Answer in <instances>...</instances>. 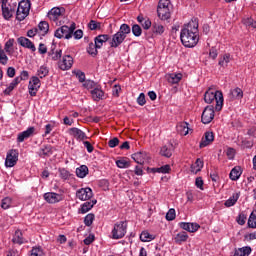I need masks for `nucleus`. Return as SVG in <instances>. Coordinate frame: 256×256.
Segmentation results:
<instances>
[{"instance_id": "nucleus-1", "label": "nucleus", "mask_w": 256, "mask_h": 256, "mask_svg": "<svg viewBox=\"0 0 256 256\" xmlns=\"http://www.w3.org/2000/svg\"><path fill=\"white\" fill-rule=\"evenodd\" d=\"M182 45L188 49H193L199 43V23L190 21L180 32Z\"/></svg>"}, {"instance_id": "nucleus-2", "label": "nucleus", "mask_w": 256, "mask_h": 256, "mask_svg": "<svg viewBox=\"0 0 256 256\" xmlns=\"http://www.w3.org/2000/svg\"><path fill=\"white\" fill-rule=\"evenodd\" d=\"M204 101L209 105H211L213 101H216L215 109L216 111H221V109H223V92L219 90L212 91L211 89H209L204 94Z\"/></svg>"}, {"instance_id": "nucleus-3", "label": "nucleus", "mask_w": 256, "mask_h": 256, "mask_svg": "<svg viewBox=\"0 0 256 256\" xmlns=\"http://www.w3.org/2000/svg\"><path fill=\"white\" fill-rule=\"evenodd\" d=\"M157 13L159 19H161L162 21H167V19H171V1L160 0L158 3Z\"/></svg>"}, {"instance_id": "nucleus-4", "label": "nucleus", "mask_w": 256, "mask_h": 256, "mask_svg": "<svg viewBox=\"0 0 256 256\" xmlns=\"http://www.w3.org/2000/svg\"><path fill=\"white\" fill-rule=\"evenodd\" d=\"M75 29H77V24H75V22H72L70 26L63 25L55 31L54 36L57 39H71Z\"/></svg>"}, {"instance_id": "nucleus-5", "label": "nucleus", "mask_w": 256, "mask_h": 256, "mask_svg": "<svg viewBox=\"0 0 256 256\" xmlns=\"http://www.w3.org/2000/svg\"><path fill=\"white\" fill-rule=\"evenodd\" d=\"M29 11H31V1L22 0L18 4V8L16 11V19L17 21H25L29 16Z\"/></svg>"}, {"instance_id": "nucleus-6", "label": "nucleus", "mask_w": 256, "mask_h": 256, "mask_svg": "<svg viewBox=\"0 0 256 256\" xmlns=\"http://www.w3.org/2000/svg\"><path fill=\"white\" fill-rule=\"evenodd\" d=\"M127 235V221H120L114 224L112 239H123Z\"/></svg>"}, {"instance_id": "nucleus-7", "label": "nucleus", "mask_w": 256, "mask_h": 256, "mask_svg": "<svg viewBox=\"0 0 256 256\" xmlns=\"http://www.w3.org/2000/svg\"><path fill=\"white\" fill-rule=\"evenodd\" d=\"M215 119V107L206 106L202 112L201 121L204 125H209Z\"/></svg>"}, {"instance_id": "nucleus-8", "label": "nucleus", "mask_w": 256, "mask_h": 256, "mask_svg": "<svg viewBox=\"0 0 256 256\" xmlns=\"http://www.w3.org/2000/svg\"><path fill=\"white\" fill-rule=\"evenodd\" d=\"M19 161V151L16 149H11L7 152L5 167H15Z\"/></svg>"}, {"instance_id": "nucleus-9", "label": "nucleus", "mask_w": 256, "mask_h": 256, "mask_svg": "<svg viewBox=\"0 0 256 256\" xmlns=\"http://www.w3.org/2000/svg\"><path fill=\"white\" fill-rule=\"evenodd\" d=\"M41 88V80L39 77L33 76L30 78L28 89L31 97H35L37 95V91Z\"/></svg>"}, {"instance_id": "nucleus-10", "label": "nucleus", "mask_w": 256, "mask_h": 256, "mask_svg": "<svg viewBox=\"0 0 256 256\" xmlns=\"http://www.w3.org/2000/svg\"><path fill=\"white\" fill-rule=\"evenodd\" d=\"M58 67L61 71H69L73 67V57L71 55H64L59 59Z\"/></svg>"}, {"instance_id": "nucleus-11", "label": "nucleus", "mask_w": 256, "mask_h": 256, "mask_svg": "<svg viewBox=\"0 0 256 256\" xmlns=\"http://www.w3.org/2000/svg\"><path fill=\"white\" fill-rule=\"evenodd\" d=\"M2 15L4 19L9 20L15 13V8L9 5V0H1Z\"/></svg>"}, {"instance_id": "nucleus-12", "label": "nucleus", "mask_w": 256, "mask_h": 256, "mask_svg": "<svg viewBox=\"0 0 256 256\" xmlns=\"http://www.w3.org/2000/svg\"><path fill=\"white\" fill-rule=\"evenodd\" d=\"M63 55V50L56 46V44H52L50 50L48 51V59L51 61H57L61 59Z\"/></svg>"}, {"instance_id": "nucleus-13", "label": "nucleus", "mask_w": 256, "mask_h": 256, "mask_svg": "<svg viewBox=\"0 0 256 256\" xmlns=\"http://www.w3.org/2000/svg\"><path fill=\"white\" fill-rule=\"evenodd\" d=\"M63 15H65V8L63 7H54L48 12V18L50 21H54V23H57Z\"/></svg>"}, {"instance_id": "nucleus-14", "label": "nucleus", "mask_w": 256, "mask_h": 256, "mask_svg": "<svg viewBox=\"0 0 256 256\" xmlns=\"http://www.w3.org/2000/svg\"><path fill=\"white\" fill-rule=\"evenodd\" d=\"M76 197L80 201H89L93 198V190L89 187L81 188L76 191Z\"/></svg>"}, {"instance_id": "nucleus-15", "label": "nucleus", "mask_w": 256, "mask_h": 256, "mask_svg": "<svg viewBox=\"0 0 256 256\" xmlns=\"http://www.w3.org/2000/svg\"><path fill=\"white\" fill-rule=\"evenodd\" d=\"M44 199L46 200V203L53 205L63 201V195L55 192H47L44 194Z\"/></svg>"}, {"instance_id": "nucleus-16", "label": "nucleus", "mask_w": 256, "mask_h": 256, "mask_svg": "<svg viewBox=\"0 0 256 256\" xmlns=\"http://www.w3.org/2000/svg\"><path fill=\"white\" fill-rule=\"evenodd\" d=\"M17 42L21 45V47H24V49H29L31 53H35V51H37L35 44L27 37L21 36L17 39Z\"/></svg>"}, {"instance_id": "nucleus-17", "label": "nucleus", "mask_w": 256, "mask_h": 256, "mask_svg": "<svg viewBox=\"0 0 256 256\" xmlns=\"http://www.w3.org/2000/svg\"><path fill=\"white\" fill-rule=\"evenodd\" d=\"M132 159L135 163H138V165H145V163L149 161V154L147 152H136L132 154Z\"/></svg>"}, {"instance_id": "nucleus-18", "label": "nucleus", "mask_w": 256, "mask_h": 256, "mask_svg": "<svg viewBox=\"0 0 256 256\" xmlns=\"http://www.w3.org/2000/svg\"><path fill=\"white\" fill-rule=\"evenodd\" d=\"M213 141H215V135L213 134V132H205L204 137H202L199 144L200 149H203L204 147L211 145Z\"/></svg>"}, {"instance_id": "nucleus-19", "label": "nucleus", "mask_w": 256, "mask_h": 256, "mask_svg": "<svg viewBox=\"0 0 256 256\" xmlns=\"http://www.w3.org/2000/svg\"><path fill=\"white\" fill-rule=\"evenodd\" d=\"M179 227L184 231H188V233H196V231H199L201 226L198 223L181 222Z\"/></svg>"}, {"instance_id": "nucleus-20", "label": "nucleus", "mask_w": 256, "mask_h": 256, "mask_svg": "<svg viewBox=\"0 0 256 256\" xmlns=\"http://www.w3.org/2000/svg\"><path fill=\"white\" fill-rule=\"evenodd\" d=\"M151 31H152V37H159L165 33V26H163L159 22H153Z\"/></svg>"}, {"instance_id": "nucleus-21", "label": "nucleus", "mask_w": 256, "mask_h": 256, "mask_svg": "<svg viewBox=\"0 0 256 256\" xmlns=\"http://www.w3.org/2000/svg\"><path fill=\"white\" fill-rule=\"evenodd\" d=\"M125 39H126L125 35L117 32L116 34H114L112 36V39L110 40V47L117 49V47H119V45H121V43H123V41H125Z\"/></svg>"}, {"instance_id": "nucleus-22", "label": "nucleus", "mask_w": 256, "mask_h": 256, "mask_svg": "<svg viewBox=\"0 0 256 256\" xmlns=\"http://www.w3.org/2000/svg\"><path fill=\"white\" fill-rule=\"evenodd\" d=\"M34 133H35V127H29L27 130L18 134L17 142L23 143L25 139H29V137H33Z\"/></svg>"}, {"instance_id": "nucleus-23", "label": "nucleus", "mask_w": 256, "mask_h": 256, "mask_svg": "<svg viewBox=\"0 0 256 256\" xmlns=\"http://www.w3.org/2000/svg\"><path fill=\"white\" fill-rule=\"evenodd\" d=\"M69 135H71L78 141H83L84 139H87V135L85 134V132H83V130L79 128H70Z\"/></svg>"}, {"instance_id": "nucleus-24", "label": "nucleus", "mask_w": 256, "mask_h": 256, "mask_svg": "<svg viewBox=\"0 0 256 256\" xmlns=\"http://www.w3.org/2000/svg\"><path fill=\"white\" fill-rule=\"evenodd\" d=\"M228 99L230 101L243 99V90L241 88L231 89L230 92L228 93Z\"/></svg>"}, {"instance_id": "nucleus-25", "label": "nucleus", "mask_w": 256, "mask_h": 256, "mask_svg": "<svg viewBox=\"0 0 256 256\" xmlns=\"http://www.w3.org/2000/svg\"><path fill=\"white\" fill-rule=\"evenodd\" d=\"M177 133L185 137L189 135V123L187 122H179L176 126Z\"/></svg>"}, {"instance_id": "nucleus-26", "label": "nucleus", "mask_w": 256, "mask_h": 256, "mask_svg": "<svg viewBox=\"0 0 256 256\" xmlns=\"http://www.w3.org/2000/svg\"><path fill=\"white\" fill-rule=\"evenodd\" d=\"M91 96L93 101H101L105 96V92L101 89V87L96 86L93 90H91Z\"/></svg>"}, {"instance_id": "nucleus-27", "label": "nucleus", "mask_w": 256, "mask_h": 256, "mask_svg": "<svg viewBox=\"0 0 256 256\" xmlns=\"http://www.w3.org/2000/svg\"><path fill=\"white\" fill-rule=\"evenodd\" d=\"M39 157H50V155H53V146L52 145H43L39 152Z\"/></svg>"}, {"instance_id": "nucleus-28", "label": "nucleus", "mask_w": 256, "mask_h": 256, "mask_svg": "<svg viewBox=\"0 0 256 256\" xmlns=\"http://www.w3.org/2000/svg\"><path fill=\"white\" fill-rule=\"evenodd\" d=\"M189 239V234H187V232H179L178 234H176V236L174 237V241L177 245H183V243H186V241Z\"/></svg>"}, {"instance_id": "nucleus-29", "label": "nucleus", "mask_w": 256, "mask_h": 256, "mask_svg": "<svg viewBox=\"0 0 256 256\" xmlns=\"http://www.w3.org/2000/svg\"><path fill=\"white\" fill-rule=\"evenodd\" d=\"M232 59L233 58L231 57V54H229V53L224 54V55L220 56L218 65H220V67H222V69H225L228 67L229 63H231Z\"/></svg>"}, {"instance_id": "nucleus-30", "label": "nucleus", "mask_w": 256, "mask_h": 256, "mask_svg": "<svg viewBox=\"0 0 256 256\" xmlns=\"http://www.w3.org/2000/svg\"><path fill=\"white\" fill-rule=\"evenodd\" d=\"M109 41V35L107 34H101V35H98L95 40H94V43L96 44V47L98 49H101V47H103V44L104 43H107Z\"/></svg>"}, {"instance_id": "nucleus-31", "label": "nucleus", "mask_w": 256, "mask_h": 256, "mask_svg": "<svg viewBox=\"0 0 256 256\" xmlns=\"http://www.w3.org/2000/svg\"><path fill=\"white\" fill-rule=\"evenodd\" d=\"M181 79H183V74L181 73H178V74L172 73V74H168L167 76L168 83H171L172 85H177V83H179Z\"/></svg>"}, {"instance_id": "nucleus-32", "label": "nucleus", "mask_w": 256, "mask_h": 256, "mask_svg": "<svg viewBox=\"0 0 256 256\" xmlns=\"http://www.w3.org/2000/svg\"><path fill=\"white\" fill-rule=\"evenodd\" d=\"M97 205V200L87 201L81 205L80 213L85 214L93 209V206Z\"/></svg>"}, {"instance_id": "nucleus-33", "label": "nucleus", "mask_w": 256, "mask_h": 256, "mask_svg": "<svg viewBox=\"0 0 256 256\" xmlns=\"http://www.w3.org/2000/svg\"><path fill=\"white\" fill-rule=\"evenodd\" d=\"M242 174L243 170H241L240 166H236L231 170L229 177L231 181H238Z\"/></svg>"}, {"instance_id": "nucleus-34", "label": "nucleus", "mask_w": 256, "mask_h": 256, "mask_svg": "<svg viewBox=\"0 0 256 256\" xmlns=\"http://www.w3.org/2000/svg\"><path fill=\"white\" fill-rule=\"evenodd\" d=\"M138 23H140L146 31L151 29L153 27V24L151 23V20L149 18H144L143 16L137 17Z\"/></svg>"}, {"instance_id": "nucleus-35", "label": "nucleus", "mask_w": 256, "mask_h": 256, "mask_svg": "<svg viewBox=\"0 0 256 256\" xmlns=\"http://www.w3.org/2000/svg\"><path fill=\"white\" fill-rule=\"evenodd\" d=\"M116 165L119 169H129V167H131V162L129 161V158L122 157L116 161Z\"/></svg>"}, {"instance_id": "nucleus-36", "label": "nucleus", "mask_w": 256, "mask_h": 256, "mask_svg": "<svg viewBox=\"0 0 256 256\" xmlns=\"http://www.w3.org/2000/svg\"><path fill=\"white\" fill-rule=\"evenodd\" d=\"M251 251L252 250L250 246H245V247L236 249L233 256H249L251 255Z\"/></svg>"}, {"instance_id": "nucleus-37", "label": "nucleus", "mask_w": 256, "mask_h": 256, "mask_svg": "<svg viewBox=\"0 0 256 256\" xmlns=\"http://www.w3.org/2000/svg\"><path fill=\"white\" fill-rule=\"evenodd\" d=\"M13 243H17L18 245H23V243H27L25 238H23V232L21 230H16L12 239Z\"/></svg>"}, {"instance_id": "nucleus-38", "label": "nucleus", "mask_w": 256, "mask_h": 256, "mask_svg": "<svg viewBox=\"0 0 256 256\" xmlns=\"http://www.w3.org/2000/svg\"><path fill=\"white\" fill-rule=\"evenodd\" d=\"M76 175L80 179H84V177H87V175H89V168L86 165L80 166L76 169Z\"/></svg>"}, {"instance_id": "nucleus-39", "label": "nucleus", "mask_w": 256, "mask_h": 256, "mask_svg": "<svg viewBox=\"0 0 256 256\" xmlns=\"http://www.w3.org/2000/svg\"><path fill=\"white\" fill-rule=\"evenodd\" d=\"M155 239V235L149 233V231H143L140 234V241L143 243H149V241H153Z\"/></svg>"}, {"instance_id": "nucleus-40", "label": "nucleus", "mask_w": 256, "mask_h": 256, "mask_svg": "<svg viewBox=\"0 0 256 256\" xmlns=\"http://www.w3.org/2000/svg\"><path fill=\"white\" fill-rule=\"evenodd\" d=\"M38 33H40V35H47V33H49V23H47V21H41L38 24Z\"/></svg>"}, {"instance_id": "nucleus-41", "label": "nucleus", "mask_w": 256, "mask_h": 256, "mask_svg": "<svg viewBox=\"0 0 256 256\" xmlns=\"http://www.w3.org/2000/svg\"><path fill=\"white\" fill-rule=\"evenodd\" d=\"M240 194L239 193H234L232 196L225 201L224 205L225 207H233L237 201H239Z\"/></svg>"}, {"instance_id": "nucleus-42", "label": "nucleus", "mask_w": 256, "mask_h": 256, "mask_svg": "<svg viewBox=\"0 0 256 256\" xmlns=\"http://www.w3.org/2000/svg\"><path fill=\"white\" fill-rule=\"evenodd\" d=\"M160 155L169 159L173 155V146H163L160 150Z\"/></svg>"}, {"instance_id": "nucleus-43", "label": "nucleus", "mask_w": 256, "mask_h": 256, "mask_svg": "<svg viewBox=\"0 0 256 256\" xmlns=\"http://www.w3.org/2000/svg\"><path fill=\"white\" fill-rule=\"evenodd\" d=\"M203 169V160H201L200 158H198L196 160V162L191 166V171L192 173H199V171H201Z\"/></svg>"}, {"instance_id": "nucleus-44", "label": "nucleus", "mask_w": 256, "mask_h": 256, "mask_svg": "<svg viewBox=\"0 0 256 256\" xmlns=\"http://www.w3.org/2000/svg\"><path fill=\"white\" fill-rule=\"evenodd\" d=\"M19 78H15L10 84L9 86L4 90V95H11V91H13V89H15V87H17V85H19Z\"/></svg>"}, {"instance_id": "nucleus-45", "label": "nucleus", "mask_w": 256, "mask_h": 256, "mask_svg": "<svg viewBox=\"0 0 256 256\" xmlns=\"http://www.w3.org/2000/svg\"><path fill=\"white\" fill-rule=\"evenodd\" d=\"M13 45H15V39L10 38L4 46V51L8 53V55H11L13 53Z\"/></svg>"}, {"instance_id": "nucleus-46", "label": "nucleus", "mask_w": 256, "mask_h": 256, "mask_svg": "<svg viewBox=\"0 0 256 256\" xmlns=\"http://www.w3.org/2000/svg\"><path fill=\"white\" fill-rule=\"evenodd\" d=\"M153 173H169L171 171V166L169 164H166L164 166H161L159 168H153L152 169Z\"/></svg>"}, {"instance_id": "nucleus-47", "label": "nucleus", "mask_w": 256, "mask_h": 256, "mask_svg": "<svg viewBox=\"0 0 256 256\" xmlns=\"http://www.w3.org/2000/svg\"><path fill=\"white\" fill-rule=\"evenodd\" d=\"M93 221H95V214L90 213L85 216L84 225H86V227H91L93 225Z\"/></svg>"}, {"instance_id": "nucleus-48", "label": "nucleus", "mask_w": 256, "mask_h": 256, "mask_svg": "<svg viewBox=\"0 0 256 256\" xmlns=\"http://www.w3.org/2000/svg\"><path fill=\"white\" fill-rule=\"evenodd\" d=\"M97 45L93 42H91L87 48V53H89V55H92V57H96L98 51H97Z\"/></svg>"}, {"instance_id": "nucleus-49", "label": "nucleus", "mask_w": 256, "mask_h": 256, "mask_svg": "<svg viewBox=\"0 0 256 256\" xmlns=\"http://www.w3.org/2000/svg\"><path fill=\"white\" fill-rule=\"evenodd\" d=\"M118 33H120V35H124L125 38H127V35L131 33V27H129L127 24H122Z\"/></svg>"}, {"instance_id": "nucleus-50", "label": "nucleus", "mask_w": 256, "mask_h": 256, "mask_svg": "<svg viewBox=\"0 0 256 256\" xmlns=\"http://www.w3.org/2000/svg\"><path fill=\"white\" fill-rule=\"evenodd\" d=\"M8 62H9V57H7V54H5V50L1 48V44H0V64L7 65Z\"/></svg>"}, {"instance_id": "nucleus-51", "label": "nucleus", "mask_w": 256, "mask_h": 256, "mask_svg": "<svg viewBox=\"0 0 256 256\" xmlns=\"http://www.w3.org/2000/svg\"><path fill=\"white\" fill-rule=\"evenodd\" d=\"M132 33L135 37H141L143 30L141 29V26H139V24H134L132 26Z\"/></svg>"}, {"instance_id": "nucleus-52", "label": "nucleus", "mask_w": 256, "mask_h": 256, "mask_svg": "<svg viewBox=\"0 0 256 256\" xmlns=\"http://www.w3.org/2000/svg\"><path fill=\"white\" fill-rule=\"evenodd\" d=\"M38 77H40V79H43V77H47V75H49V69H47V66H41L38 69Z\"/></svg>"}, {"instance_id": "nucleus-53", "label": "nucleus", "mask_w": 256, "mask_h": 256, "mask_svg": "<svg viewBox=\"0 0 256 256\" xmlns=\"http://www.w3.org/2000/svg\"><path fill=\"white\" fill-rule=\"evenodd\" d=\"M30 256H45V252L41 247H33Z\"/></svg>"}, {"instance_id": "nucleus-54", "label": "nucleus", "mask_w": 256, "mask_h": 256, "mask_svg": "<svg viewBox=\"0 0 256 256\" xmlns=\"http://www.w3.org/2000/svg\"><path fill=\"white\" fill-rule=\"evenodd\" d=\"M59 173H60L61 179H64V181H67V179L71 177V173L65 168L60 169Z\"/></svg>"}, {"instance_id": "nucleus-55", "label": "nucleus", "mask_w": 256, "mask_h": 256, "mask_svg": "<svg viewBox=\"0 0 256 256\" xmlns=\"http://www.w3.org/2000/svg\"><path fill=\"white\" fill-rule=\"evenodd\" d=\"M88 27L91 29V31H96V29H101V23L95 20H91L88 24Z\"/></svg>"}, {"instance_id": "nucleus-56", "label": "nucleus", "mask_w": 256, "mask_h": 256, "mask_svg": "<svg viewBox=\"0 0 256 256\" xmlns=\"http://www.w3.org/2000/svg\"><path fill=\"white\" fill-rule=\"evenodd\" d=\"M11 203H12V200L9 197L2 199V202H1L2 209H9V207H11Z\"/></svg>"}, {"instance_id": "nucleus-57", "label": "nucleus", "mask_w": 256, "mask_h": 256, "mask_svg": "<svg viewBox=\"0 0 256 256\" xmlns=\"http://www.w3.org/2000/svg\"><path fill=\"white\" fill-rule=\"evenodd\" d=\"M16 79H19V83L27 81V79H29V72L27 70L22 71L20 76H17Z\"/></svg>"}, {"instance_id": "nucleus-58", "label": "nucleus", "mask_w": 256, "mask_h": 256, "mask_svg": "<svg viewBox=\"0 0 256 256\" xmlns=\"http://www.w3.org/2000/svg\"><path fill=\"white\" fill-rule=\"evenodd\" d=\"M176 217L175 209L171 208L169 211L166 213V220L167 221H174Z\"/></svg>"}, {"instance_id": "nucleus-59", "label": "nucleus", "mask_w": 256, "mask_h": 256, "mask_svg": "<svg viewBox=\"0 0 256 256\" xmlns=\"http://www.w3.org/2000/svg\"><path fill=\"white\" fill-rule=\"evenodd\" d=\"M117 145H119V138L117 137H114L108 141V147L111 149L117 147Z\"/></svg>"}, {"instance_id": "nucleus-60", "label": "nucleus", "mask_w": 256, "mask_h": 256, "mask_svg": "<svg viewBox=\"0 0 256 256\" xmlns=\"http://www.w3.org/2000/svg\"><path fill=\"white\" fill-rule=\"evenodd\" d=\"M137 103L141 107H143V105H145V103H147V100H145V93H140V95L137 98Z\"/></svg>"}, {"instance_id": "nucleus-61", "label": "nucleus", "mask_w": 256, "mask_h": 256, "mask_svg": "<svg viewBox=\"0 0 256 256\" xmlns=\"http://www.w3.org/2000/svg\"><path fill=\"white\" fill-rule=\"evenodd\" d=\"M247 221V216H245L244 213L239 214L237 218L238 225H245V222Z\"/></svg>"}, {"instance_id": "nucleus-62", "label": "nucleus", "mask_w": 256, "mask_h": 256, "mask_svg": "<svg viewBox=\"0 0 256 256\" xmlns=\"http://www.w3.org/2000/svg\"><path fill=\"white\" fill-rule=\"evenodd\" d=\"M195 185L198 189H200L201 191H203V185H204V182H203V178L201 177H197L196 180H195Z\"/></svg>"}, {"instance_id": "nucleus-63", "label": "nucleus", "mask_w": 256, "mask_h": 256, "mask_svg": "<svg viewBox=\"0 0 256 256\" xmlns=\"http://www.w3.org/2000/svg\"><path fill=\"white\" fill-rule=\"evenodd\" d=\"M38 53L40 55H45L47 53V46L43 43H40L38 47Z\"/></svg>"}, {"instance_id": "nucleus-64", "label": "nucleus", "mask_w": 256, "mask_h": 256, "mask_svg": "<svg viewBox=\"0 0 256 256\" xmlns=\"http://www.w3.org/2000/svg\"><path fill=\"white\" fill-rule=\"evenodd\" d=\"M72 36L74 37V39H83V30H76L75 32H73Z\"/></svg>"}]
</instances>
